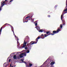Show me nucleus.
Segmentation results:
<instances>
[{
	"label": "nucleus",
	"mask_w": 67,
	"mask_h": 67,
	"mask_svg": "<svg viewBox=\"0 0 67 67\" xmlns=\"http://www.w3.org/2000/svg\"><path fill=\"white\" fill-rule=\"evenodd\" d=\"M40 38V37H38L36 40V41H34V42H33V41H32L29 44L28 43L27 45V46H28V47H30V46L29 49H31V47H32V45H33V44H36V43H37V42H38V40Z\"/></svg>",
	"instance_id": "obj_1"
},
{
	"label": "nucleus",
	"mask_w": 67,
	"mask_h": 67,
	"mask_svg": "<svg viewBox=\"0 0 67 67\" xmlns=\"http://www.w3.org/2000/svg\"><path fill=\"white\" fill-rule=\"evenodd\" d=\"M54 34H49V35H46V34H44V35L43 34H42L41 36L42 37V39H44V38H45V37H47V36H48V35H54Z\"/></svg>",
	"instance_id": "obj_2"
},
{
	"label": "nucleus",
	"mask_w": 67,
	"mask_h": 67,
	"mask_svg": "<svg viewBox=\"0 0 67 67\" xmlns=\"http://www.w3.org/2000/svg\"><path fill=\"white\" fill-rule=\"evenodd\" d=\"M60 27L58 28V29L57 30V31L54 30L52 32V33L54 34H57L58 33L59 31H60Z\"/></svg>",
	"instance_id": "obj_3"
},
{
	"label": "nucleus",
	"mask_w": 67,
	"mask_h": 67,
	"mask_svg": "<svg viewBox=\"0 0 67 67\" xmlns=\"http://www.w3.org/2000/svg\"><path fill=\"white\" fill-rule=\"evenodd\" d=\"M25 65L26 67H32V66H33V64H31V63H29V65L27 64V63H26V64Z\"/></svg>",
	"instance_id": "obj_4"
},
{
	"label": "nucleus",
	"mask_w": 67,
	"mask_h": 67,
	"mask_svg": "<svg viewBox=\"0 0 67 67\" xmlns=\"http://www.w3.org/2000/svg\"><path fill=\"white\" fill-rule=\"evenodd\" d=\"M34 15L33 13H29L27 15V17H32Z\"/></svg>",
	"instance_id": "obj_5"
},
{
	"label": "nucleus",
	"mask_w": 67,
	"mask_h": 67,
	"mask_svg": "<svg viewBox=\"0 0 67 67\" xmlns=\"http://www.w3.org/2000/svg\"><path fill=\"white\" fill-rule=\"evenodd\" d=\"M63 18H64V17H61V20L64 23V24H61V25H64L65 24V20H63Z\"/></svg>",
	"instance_id": "obj_6"
},
{
	"label": "nucleus",
	"mask_w": 67,
	"mask_h": 67,
	"mask_svg": "<svg viewBox=\"0 0 67 67\" xmlns=\"http://www.w3.org/2000/svg\"><path fill=\"white\" fill-rule=\"evenodd\" d=\"M5 1H3V3L1 4V7H3V6L5 5Z\"/></svg>",
	"instance_id": "obj_7"
},
{
	"label": "nucleus",
	"mask_w": 67,
	"mask_h": 67,
	"mask_svg": "<svg viewBox=\"0 0 67 67\" xmlns=\"http://www.w3.org/2000/svg\"><path fill=\"white\" fill-rule=\"evenodd\" d=\"M24 54V53H22L21 54H20V55H19V56L20 57V58H22V57H23L24 56L23 55H23Z\"/></svg>",
	"instance_id": "obj_8"
},
{
	"label": "nucleus",
	"mask_w": 67,
	"mask_h": 67,
	"mask_svg": "<svg viewBox=\"0 0 67 67\" xmlns=\"http://www.w3.org/2000/svg\"><path fill=\"white\" fill-rule=\"evenodd\" d=\"M14 59H17V57L16 56V55H14L13 56Z\"/></svg>",
	"instance_id": "obj_9"
},
{
	"label": "nucleus",
	"mask_w": 67,
	"mask_h": 67,
	"mask_svg": "<svg viewBox=\"0 0 67 67\" xmlns=\"http://www.w3.org/2000/svg\"><path fill=\"white\" fill-rule=\"evenodd\" d=\"M21 60L22 61V62H23V63H24L25 64H26V62L24 61H23L24 60V59H21Z\"/></svg>",
	"instance_id": "obj_10"
},
{
	"label": "nucleus",
	"mask_w": 67,
	"mask_h": 67,
	"mask_svg": "<svg viewBox=\"0 0 67 67\" xmlns=\"http://www.w3.org/2000/svg\"><path fill=\"white\" fill-rule=\"evenodd\" d=\"M3 65L4 67L5 66L6 67H7V66H8V64L7 65L6 64V63H5Z\"/></svg>",
	"instance_id": "obj_11"
},
{
	"label": "nucleus",
	"mask_w": 67,
	"mask_h": 67,
	"mask_svg": "<svg viewBox=\"0 0 67 67\" xmlns=\"http://www.w3.org/2000/svg\"><path fill=\"white\" fill-rule=\"evenodd\" d=\"M55 64V62L53 61L51 63V65H54V64Z\"/></svg>",
	"instance_id": "obj_12"
},
{
	"label": "nucleus",
	"mask_w": 67,
	"mask_h": 67,
	"mask_svg": "<svg viewBox=\"0 0 67 67\" xmlns=\"http://www.w3.org/2000/svg\"><path fill=\"white\" fill-rule=\"evenodd\" d=\"M67 11V8H66L65 10H64V12ZM67 13V12H66L64 13V14H65V13Z\"/></svg>",
	"instance_id": "obj_13"
},
{
	"label": "nucleus",
	"mask_w": 67,
	"mask_h": 67,
	"mask_svg": "<svg viewBox=\"0 0 67 67\" xmlns=\"http://www.w3.org/2000/svg\"><path fill=\"white\" fill-rule=\"evenodd\" d=\"M67 11V8H66L65 10H64V12ZM67 13V12H66L64 13V14H65V13Z\"/></svg>",
	"instance_id": "obj_14"
},
{
	"label": "nucleus",
	"mask_w": 67,
	"mask_h": 67,
	"mask_svg": "<svg viewBox=\"0 0 67 67\" xmlns=\"http://www.w3.org/2000/svg\"><path fill=\"white\" fill-rule=\"evenodd\" d=\"M67 11V8H66L65 10H64V12ZM67 13V12H66L64 13V14H65V13Z\"/></svg>",
	"instance_id": "obj_15"
},
{
	"label": "nucleus",
	"mask_w": 67,
	"mask_h": 67,
	"mask_svg": "<svg viewBox=\"0 0 67 67\" xmlns=\"http://www.w3.org/2000/svg\"><path fill=\"white\" fill-rule=\"evenodd\" d=\"M37 21H35L36 23L35 24V26H37Z\"/></svg>",
	"instance_id": "obj_16"
},
{
	"label": "nucleus",
	"mask_w": 67,
	"mask_h": 67,
	"mask_svg": "<svg viewBox=\"0 0 67 67\" xmlns=\"http://www.w3.org/2000/svg\"><path fill=\"white\" fill-rule=\"evenodd\" d=\"M46 33L47 34H48V35H49V34H50V31H49L46 32Z\"/></svg>",
	"instance_id": "obj_17"
},
{
	"label": "nucleus",
	"mask_w": 67,
	"mask_h": 67,
	"mask_svg": "<svg viewBox=\"0 0 67 67\" xmlns=\"http://www.w3.org/2000/svg\"><path fill=\"white\" fill-rule=\"evenodd\" d=\"M26 45L23 44V46L22 47V48H24V47H26Z\"/></svg>",
	"instance_id": "obj_18"
},
{
	"label": "nucleus",
	"mask_w": 67,
	"mask_h": 67,
	"mask_svg": "<svg viewBox=\"0 0 67 67\" xmlns=\"http://www.w3.org/2000/svg\"><path fill=\"white\" fill-rule=\"evenodd\" d=\"M44 30L43 29H41V30H40L39 31V32H43V31Z\"/></svg>",
	"instance_id": "obj_19"
},
{
	"label": "nucleus",
	"mask_w": 67,
	"mask_h": 67,
	"mask_svg": "<svg viewBox=\"0 0 67 67\" xmlns=\"http://www.w3.org/2000/svg\"><path fill=\"white\" fill-rule=\"evenodd\" d=\"M24 45H26V43H27V42H25V41H24Z\"/></svg>",
	"instance_id": "obj_20"
},
{
	"label": "nucleus",
	"mask_w": 67,
	"mask_h": 67,
	"mask_svg": "<svg viewBox=\"0 0 67 67\" xmlns=\"http://www.w3.org/2000/svg\"><path fill=\"white\" fill-rule=\"evenodd\" d=\"M66 7H65V8H67V0H66Z\"/></svg>",
	"instance_id": "obj_21"
},
{
	"label": "nucleus",
	"mask_w": 67,
	"mask_h": 67,
	"mask_svg": "<svg viewBox=\"0 0 67 67\" xmlns=\"http://www.w3.org/2000/svg\"><path fill=\"white\" fill-rule=\"evenodd\" d=\"M17 44H19V40L18 39V38H17Z\"/></svg>",
	"instance_id": "obj_22"
},
{
	"label": "nucleus",
	"mask_w": 67,
	"mask_h": 67,
	"mask_svg": "<svg viewBox=\"0 0 67 67\" xmlns=\"http://www.w3.org/2000/svg\"><path fill=\"white\" fill-rule=\"evenodd\" d=\"M36 29L37 30H40V27H37L36 28Z\"/></svg>",
	"instance_id": "obj_23"
},
{
	"label": "nucleus",
	"mask_w": 67,
	"mask_h": 67,
	"mask_svg": "<svg viewBox=\"0 0 67 67\" xmlns=\"http://www.w3.org/2000/svg\"><path fill=\"white\" fill-rule=\"evenodd\" d=\"M30 53V51L29 50H28L26 51L27 53Z\"/></svg>",
	"instance_id": "obj_24"
},
{
	"label": "nucleus",
	"mask_w": 67,
	"mask_h": 67,
	"mask_svg": "<svg viewBox=\"0 0 67 67\" xmlns=\"http://www.w3.org/2000/svg\"><path fill=\"white\" fill-rule=\"evenodd\" d=\"M64 13V12H63V13L61 15V17H63V14Z\"/></svg>",
	"instance_id": "obj_25"
},
{
	"label": "nucleus",
	"mask_w": 67,
	"mask_h": 67,
	"mask_svg": "<svg viewBox=\"0 0 67 67\" xmlns=\"http://www.w3.org/2000/svg\"><path fill=\"white\" fill-rule=\"evenodd\" d=\"M60 27L61 29H62V27H63V25H60Z\"/></svg>",
	"instance_id": "obj_26"
},
{
	"label": "nucleus",
	"mask_w": 67,
	"mask_h": 67,
	"mask_svg": "<svg viewBox=\"0 0 67 67\" xmlns=\"http://www.w3.org/2000/svg\"><path fill=\"white\" fill-rule=\"evenodd\" d=\"M10 27H11L12 29H13V26H12V25H10Z\"/></svg>",
	"instance_id": "obj_27"
},
{
	"label": "nucleus",
	"mask_w": 67,
	"mask_h": 67,
	"mask_svg": "<svg viewBox=\"0 0 67 67\" xmlns=\"http://www.w3.org/2000/svg\"><path fill=\"white\" fill-rule=\"evenodd\" d=\"M3 7H1V6L0 7V11H1V9H2V8H2Z\"/></svg>",
	"instance_id": "obj_28"
},
{
	"label": "nucleus",
	"mask_w": 67,
	"mask_h": 67,
	"mask_svg": "<svg viewBox=\"0 0 67 67\" xmlns=\"http://www.w3.org/2000/svg\"><path fill=\"white\" fill-rule=\"evenodd\" d=\"M27 47H25V49H27Z\"/></svg>",
	"instance_id": "obj_29"
},
{
	"label": "nucleus",
	"mask_w": 67,
	"mask_h": 67,
	"mask_svg": "<svg viewBox=\"0 0 67 67\" xmlns=\"http://www.w3.org/2000/svg\"><path fill=\"white\" fill-rule=\"evenodd\" d=\"M13 1V0H10V2H12V1Z\"/></svg>",
	"instance_id": "obj_30"
},
{
	"label": "nucleus",
	"mask_w": 67,
	"mask_h": 67,
	"mask_svg": "<svg viewBox=\"0 0 67 67\" xmlns=\"http://www.w3.org/2000/svg\"><path fill=\"white\" fill-rule=\"evenodd\" d=\"M48 17H51V15H48Z\"/></svg>",
	"instance_id": "obj_31"
},
{
	"label": "nucleus",
	"mask_w": 67,
	"mask_h": 67,
	"mask_svg": "<svg viewBox=\"0 0 67 67\" xmlns=\"http://www.w3.org/2000/svg\"><path fill=\"white\" fill-rule=\"evenodd\" d=\"M28 18H29V17H26L25 18V19L26 20H27V19H26Z\"/></svg>",
	"instance_id": "obj_32"
},
{
	"label": "nucleus",
	"mask_w": 67,
	"mask_h": 67,
	"mask_svg": "<svg viewBox=\"0 0 67 67\" xmlns=\"http://www.w3.org/2000/svg\"><path fill=\"white\" fill-rule=\"evenodd\" d=\"M11 62V59H9V62Z\"/></svg>",
	"instance_id": "obj_33"
},
{
	"label": "nucleus",
	"mask_w": 67,
	"mask_h": 67,
	"mask_svg": "<svg viewBox=\"0 0 67 67\" xmlns=\"http://www.w3.org/2000/svg\"><path fill=\"white\" fill-rule=\"evenodd\" d=\"M31 20L32 21H34V20L32 18H31Z\"/></svg>",
	"instance_id": "obj_34"
},
{
	"label": "nucleus",
	"mask_w": 67,
	"mask_h": 67,
	"mask_svg": "<svg viewBox=\"0 0 67 67\" xmlns=\"http://www.w3.org/2000/svg\"><path fill=\"white\" fill-rule=\"evenodd\" d=\"M24 55L25 56H26V53H25L24 54Z\"/></svg>",
	"instance_id": "obj_35"
},
{
	"label": "nucleus",
	"mask_w": 67,
	"mask_h": 67,
	"mask_svg": "<svg viewBox=\"0 0 67 67\" xmlns=\"http://www.w3.org/2000/svg\"><path fill=\"white\" fill-rule=\"evenodd\" d=\"M13 33H14V35L15 36V35L14 34V31H13Z\"/></svg>",
	"instance_id": "obj_36"
},
{
	"label": "nucleus",
	"mask_w": 67,
	"mask_h": 67,
	"mask_svg": "<svg viewBox=\"0 0 67 67\" xmlns=\"http://www.w3.org/2000/svg\"><path fill=\"white\" fill-rule=\"evenodd\" d=\"M26 37L29 38V36H26Z\"/></svg>",
	"instance_id": "obj_37"
},
{
	"label": "nucleus",
	"mask_w": 67,
	"mask_h": 67,
	"mask_svg": "<svg viewBox=\"0 0 67 67\" xmlns=\"http://www.w3.org/2000/svg\"><path fill=\"white\" fill-rule=\"evenodd\" d=\"M7 23L5 24H4V25H7Z\"/></svg>",
	"instance_id": "obj_38"
},
{
	"label": "nucleus",
	"mask_w": 67,
	"mask_h": 67,
	"mask_svg": "<svg viewBox=\"0 0 67 67\" xmlns=\"http://www.w3.org/2000/svg\"><path fill=\"white\" fill-rule=\"evenodd\" d=\"M25 22H27V21H25ZM25 22H24V23Z\"/></svg>",
	"instance_id": "obj_39"
},
{
	"label": "nucleus",
	"mask_w": 67,
	"mask_h": 67,
	"mask_svg": "<svg viewBox=\"0 0 67 67\" xmlns=\"http://www.w3.org/2000/svg\"><path fill=\"white\" fill-rule=\"evenodd\" d=\"M8 1V0H5V1Z\"/></svg>",
	"instance_id": "obj_40"
},
{
	"label": "nucleus",
	"mask_w": 67,
	"mask_h": 67,
	"mask_svg": "<svg viewBox=\"0 0 67 67\" xmlns=\"http://www.w3.org/2000/svg\"><path fill=\"white\" fill-rule=\"evenodd\" d=\"M15 37H16V36L15 35Z\"/></svg>",
	"instance_id": "obj_41"
},
{
	"label": "nucleus",
	"mask_w": 67,
	"mask_h": 67,
	"mask_svg": "<svg viewBox=\"0 0 67 67\" xmlns=\"http://www.w3.org/2000/svg\"><path fill=\"white\" fill-rule=\"evenodd\" d=\"M55 7H57V6L56 5H55Z\"/></svg>",
	"instance_id": "obj_42"
},
{
	"label": "nucleus",
	"mask_w": 67,
	"mask_h": 67,
	"mask_svg": "<svg viewBox=\"0 0 67 67\" xmlns=\"http://www.w3.org/2000/svg\"><path fill=\"white\" fill-rule=\"evenodd\" d=\"M12 32H13V31H13V30H12Z\"/></svg>",
	"instance_id": "obj_43"
},
{
	"label": "nucleus",
	"mask_w": 67,
	"mask_h": 67,
	"mask_svg": "<svg viewBox=\"0 0 67 67\" xmlns=\"http://www.w3.org/2000/svg\"><path fill=\"white\" fill-rule=\"evenodd\" d=\"M10 66H11V65L10 64Z\"/></svg>",
	"instance_id": "obj_44"
},
{
	"label": "nucleus",
	"mask_w": 67,
	"mask_h": 67,
	"mask_svg": "<svg viewBox=\"0 0 67 67\" xmlns=\"http://www.w3.org/2000/svg\"><path fill=\"white\" fill-rule=\"evenodd\" d=\"M27 16V15H26L25 16Z\"/></svg>",
	"instance_id": "obj_45"
},
{
	"label": "nucleus",
	"mask_w": 67,
	"mask_h": 67,
	"mask_svg": "<svg viewBox=\"0 0 67 67\" xmlns=\"http://www.w3.org/2000/svg\"><path fill=\"white\" fill-rule=\"evenodd\" d=\"M63 54V53H62V54Z\"/></svg>",
	"instance_id": "obj_46"
},
{
	"label": "nucleus",
	"mask_w": 67,
	"mask_h": 67,
	"mask_svg": "<svg viewBox=\"0 0 67 67\" xmlns=\"http://www.w3.org/2000/svg\"><path fill=\"white\" fill-rule=\"evenodd\" d=\"M12 67H13V66H12Z\"/></svg>",
	"instance_id": "obj_47"
},
{
	"label": "nucleus",
	"mask_w": 67,
	"mask_h": 67,
	"mask_svg": "<svg viewBox=\"0 0 67 67\" xmlns=\"http://www.w3.org/2000/svg\"><path fill=\"white\" fill-rule=\"evenodd\" d=\"M35 27L36 28L37 27Z\"/></svg>",
	"instance_id": "obj_48"
},
{
	"label": "nucleus",
	"mask_w": 67,
	"mask_h": 67,
	"mask_svg": "<svg viewBox=\"0 0 67 67\" xmlns=\"http://www.w3.org/2000/svg\"><path fill=\"white\" fill-rule=\"evenodd\" d=\"M2 2H1V3H2Z\"/></svg>",
	"instance_id": "obj_49"
}]
</instances>
